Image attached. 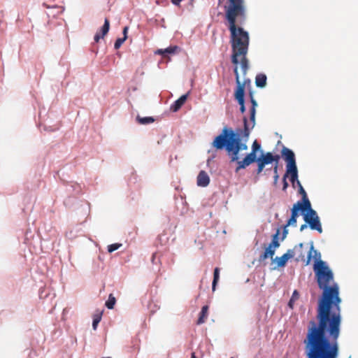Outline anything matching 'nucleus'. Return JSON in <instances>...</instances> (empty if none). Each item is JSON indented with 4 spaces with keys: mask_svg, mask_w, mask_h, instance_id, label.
<instances>
[{
    "mask_svg": "<svg viewBox=\"0 0 358 358\" xmlns=\"http://www.w3.org/2000/svg\"><path fill=\"white\" fill-rule=\"evenodd\" d=\"M208 306H204L201 308V311L200 313L199 317L197 321L198 324H201L205 322L207 316H208Z\"/></svg>",
    "mask_w": 358,
    "mask_h": 358,
    "instance_id": "412c9836",
    "label": "nucleus"
},
{
    "mask_svg": "<svg viewBox=\"0 0 358 358\" xmlns=\"http://www.w3.org/2000/svg\"><path fill=\"white\" fill-rule=\"evenodd\" d=\"M313 270L322 294L318 301L316 320L308 322L306 336L338 340L341 324L338 285L334 282V273L325 262L317 261Z\"/></svg>",
    "mask_w": 358,
    "mask_h": 358,
    "instance_id": "f257e3e1",
    "label": "nucleus"
},
{
    "mask_svg": "<svg viewBox=\"0 0 358 358\" xmlns=\"http://www.w3.org/2000/svg\"><path fill=\"white\" fill-rule=\"evenodd\" d=\"M234 72L236 76V89L234 92L235 99L240 105V111L244 113L245 111V85L247 83H250V80H245L243 83L240 80L239 73L237 67L234 68Z\"/></svg>",
    "mask_w": 358,
    "mask_h": 358,
    "instance_id": "423d86ee",
    "label": "nucleus"
},
{
    "mask_svg": "<svg viewBox=\"0 0 358 358\" xmlns=\"http://www.w3.org/2000/svg\"><path fill=\"white\" fill-rule=\"evenodd\" d=\"M287 259H291L295 256V250H288L286 253L284 254Z\"/></svg>",
    "mask_w": 358,
    "mask_h": 358,
    "instance_id": "2f4dec72",
    "label": "nucleus"
},
{
    "mask_svg": "<svg viewBox=\"0 0 358 358\" xmlns=\"http://www.w3.org/2000/svg\"><path fill=\"white\" fill-rule=\"evenodd\" d=\"M197 185L200 187H206L209 185L210 178L205 171H201L197 176Z\"/></svg>",
    "mask_w": 358,
    "mask_h": 358,
    "instance_id": "ddd939ff",
    "label": "nucleus"
},
{
    "mask_svg": "<svg viewBox=\"0 0 358 358\" xmlns=\"http://www.w3.org/2000/svg\"><path fill=\"white\" fill-rule=\"evenodd\" d=\"M250 99L252 103V106L250 110V121L252 122V127L255 126V114H256V108L257 106V103L254 98L252 92H250Z\"/></svg>",
    "mask_w": 358,
    "mask_h": 358,
    "instance_id": "2eb2a0df",
    "label": "nucleus"
},
{
    "mask_svg": "<svg viewBox=\"0 0 358 358\" xmlns=\"http://www.w3.org/2000/svg\"><path fill=\"white\" fill-rule=\"evenodd\" d=\"M275 250L271 246H269L266 248L264 252L259 257V262L264 261L268 257L273 258L274 254H275Z\"/></svg>",
    "mask_w": 358,
    "mask_h": 358,
    "instance_id": "aec40b11",
    "label": "nucleus"
},
{
    "mask_svg": "<svg viewBox=\"0 0 358 358\" xmlns=\"http://www.w3.org/2000/svg\"><path fill=\"white\" fill-rule=\"evenodd\" d=\"M243 123H244V130H243V136L245 138H248L250 134V129L249 125L248 124V119L247 117H243Z\"/></svg>",
    "mask_w": 358,
    "mask_h": 358,
    "instance_id": "cd10ccee",
    "label": "nucleus"
},
{
    "mask_svg": "<svg viewBox=\"0 0 358 358\" xmlns=\"http://www.w3.org/2000/svg\"><path fill=\"white\" fill-rule=\"evenodd\" d=\"M110 29V21L108 18L104 20V24L101 29L99 32H97L94 36V41L98 43L101 38H103L104 36L108 34Z\"/></svg>",
    "mask_w": 358,
    "mask_h": 358,
    "instance_id": "f8f14e48",
    "label": "nucleus"
},
{
    "mask_svg": "<svg viewBox=\"0 0 358 358\" xmlns=\"http://www.w3.org/2000/svg\"><path fill=\"white\" fill-rule=\"evenodd\" d=\"M229 6L226 9L225 18L230 24L231 31H234V21L244 22L245 20V8L243 0H228Z\"/></svg>",
    "mask_w": 358,
    "mask_h": 358,
    "instance_id": "39448f33",
    "label": "nucleus"
},
{
    "mask_svg": "<svg viewBox=\"0 0 358 358\" xmlns=\"http://www.w3.org/2000/svg\"><path fill=\"white\" fill-rule=\"evenodd\" d=\"M275 260L276 261L278 267L285 266L288 261L284 255L280 257H276Z\"/></svg>",
    "mask_w": 358,
    "mask_h": 358,
    "instance_id": "bb28decb",
    "label": "nucleus"
},
{
    "mask_svg": "<svg viewBox=\"0 0 358 358\" xmlns=\"http://www.w3.org/2000/svg\"><path fill=\"white\" fill-rule=\"evenodd\" d=\"M306 228H307V224H306H306H302V225L301 226V227H300V231H303V230H304L305 229H306Z\"/></svg>",
    "mask_w": 358,
    "mask_h": 358,
    "instance_id": "79ce46f5",
    "label": "nucleus"
},
{
    "mask_svg": "<svg viewBox=\"0 0 358 358\" xmlns=\"http://www.w3.org/2000/svg\"><path fill=\"white\" fill-rule=\"evenodd\" d=\"M115 302H116V299H115V296L112 294H109L108 299L107 301L106 302V306L108 309H113L114 308Z\"/></svg>",
    "mask_w": 358,
    "mask_h": 358,
    "instance_id": "a878e982",
    "label": "nucleus"
},
{
    "mask_svg": "<svg viewBox=\"0 0 358 358\" xmlns=\"http://www.w3.org/2000/svg\"><path fill=\"white\" fill-rule=\"evenodd\" d=\"M299 192L300 194H301L302 199L301 201H298L297 202H300L301 204L305 206V207H308L309 205H311L310 201L308 198L307 194L302 185H300Z\"/></svg>",
    "mask_w": 358,
    "mask_h": 358,
    "instance_id": "f3484780",
    "label": "nucleus"
},
{
    "mask_svg": "<svg viewBox=\"0 0 358 358\" xmlns=\"http://www.w3.org/2000/svg\"><path fill=\"white\" fill-rule=\"evenodd\" d=\"M188 94H184L181 96L178 99H177L173 104L171 106V110L173 112L178 111L182 105L185 103L187 99Z\"/></svg>",
    "mask_w": 358,
    "mask_h": 358,
    "instance_id": "dca6fc26",
    "label": "nucleus"
},
{
    "mask_svg": "<svg viewBox=\"0 0 358 358\" xmlns=\"http://www.w3.org/2000/svg\"><path fill=\"white\" fill-rule=\"evenodd\" d=\"M219 278H220V268L216 267L214 269V273H213V283H212L213 291H215V289L217 283L219 280Z\"/></svg>",
    "mask_w": 358,
    "mask_h": 358,
    "instance_id": "5701e85b",
    "label": "nucleus"
},
{
    "mask_svg": "<svg viewBox=\"0 0 358 358\" xmlns=\"http://www.w3.org/2000/svg\"><path fill=\"white\" fill-rule=\"evenodd\" d=\"M157 254L153 253L151 258V262L152 264H155V259H156Z\"/></svg>",
    "mask_w": 358,
    "mask_h": 358,
    "instance_id": "ea45409f",
    "label": "nucleus"
},
{
    "mask_svg": "<svg viewBox=\"0 0 358 358\" xmlns=\"http://www.w3.org/2000/svg\"><path fill=\"white\" fill-rule=\"evenodd\" d=\"M282 155L287 162L286 169L296 166L294 153L286 147L282 149Z\"/></svg>",
    "mask_w": 358,
    "mask_h": 358,
    "instance_id": "9d476101",
    "label": "nucleus"
},
{
    "mask_svg": "<svg viewBox=\"0 0 358 358\" xmlns=\"http://www.w3.org/2000/svg\"><path fill=\"white\" fill-rule=\"evenodd\" d=\"M296 182L299 188L300 187V185H302L299 180Z\"/></svg>",
    "mask_w": 358,
    "mask_h": 358,
    "instance_id": "c03bdc74",
    "label": "nucleus"
},
{
    "mask_svg": "<svg viewBox=\"0 0 358 358\" xmlns=\"http://www.w3.org/2000/svg\"><path fill=\"white\" fill-rule=\"evenodd\" d=\"M296 301H292V299H290L289 303H288V306L291 308H293L294 307V303Z\"/></svg>",
    "mask_w": 358,
    "mask_h": 358,
    "instance_id": "58836bf2",
    "label": "nucleus"
},
{
    "mask_svg": "<svg viewBox=\"0 0 358 358\" xmlns=\"http://www.w3.org/2000/svg\"><path fill=\"white\" fill-rule=\"evenodd\" d=\"M286 227H285V229L283 230V237H282V239L285 238V237L286 236L287 234V230L286 229Z\"/></svg>",
    "mask_w": 358,
    "mask_h": 358,
    "instance_id": "37998d69",
    "label": "nucleus"
},
{
    "mask_svg": "<svg viewBox=\"0 0 358 358\" xmlns=\"http://www.w3.org/2000/svg\"><path fill=\"white\" fill-rule=\"evenodd\" d=\"M128 27H124V29H123V38H126V39L127 38V31H128Z\"/></svg>",
    "mask_w": 358,
    "mask_h": 358,
    "instance_id": "4c0bfd02",
    "label": "nucleus"
},
{
    "mask_svg": "<svg viewBox=\"0 0 358 358\" xmlns=\"http://www.w3.org/2000/svg\"><path fill=\"white\" fill-rule=\"evenodd\" d=\"M126 38H118L115 42V44H114V48L115 49L117 50L119 49L121 45H122V43L126 41Z\"/></svg>",
    "mask_w": 358,
    "mask_h": 358,
    "instance_id": "c756f323",
    "label": "nucleus"
},
{
    "mask_svg": "<svg viewBox=\"0 0 358 358\" xmlns=\"http://www.w3.org/2000/svg\"><path fill=\"white\" fill-rule=\"evenodd\" d=\"M303 220L312 230H316L320 234L322 233L323 229L320 217L317 212L312 208L311 205L306 208L303 213Z\"/></svg>",
    "mask_w": 358,
    "mask_h": 358,
    "instance_id": "0eeeda50",
    "label": "nucleus"
},
{
    "mask_svg": "<svg viewBox=\"0 0 358 358\" xmlns=\"http://www.w3.org/2000/svg\"><path fill=\"white\" fill-rule=\"evenodd\" d=\"M102 358H111V357H102Z\"/></svg>",
    "mask_w": 358,
    "mask_h": 358,
    "instance_id": "a18cd8bd",
    "label": "nucleus"
},
{
    "mask_svg": "<svg viewBox=\"0 0 358 358\" xmlns=\"http://www.w3.org/2000/svg\"><path fill=\"white\" fill-rule=\"evenodd\" d=\"M257 159L262 162L265 166L273 162L278 164L280 157L278 155H273L271 152H268L266 154H262Z\"/></svg>",
    "mask_w": 358,
    "mask_h": 358,
    "instance_id": "9b49d317",
    "label": "nucleus"
},
{
    "mask_svg": "<svg viewBox=\"0 0 358 358\" xmlns=\"http://www.w3.org/2000/svg\"><path fill=\"white\" fill-rule=\"evenodd\" d=\"M101 315H102L101 312H98L97 313L94 315L93 322H92V327H93L94 330L96 329L97 325L101 320Z\"/></svg>",
    "mask_w": 358,
    "mask_h": 358,
    "instance_id": "b1692460",
    "label": "nucleus"
},
{
    "mask_svg": "<svg viewBox=\"0 0 358 358\" xmlns=\"http://www.w3.org/2000/svg\"><path fill=\"white\" fill-rule=\"evenodd\" d=\"M307 207L301 204L300 202H296L293 205L292 208V215L290 218L288 220L287 224L285 227L288 226H296V219L299 216V211L301 210L302 213H305V210Z\"/></svg>",
    "mask_w": 358,
    "mask_h": 358,
    "instance_id": "1a4fd4ad",
    "label": "nucleus"
},
{
    "mask_svg": "<svg viewBox=\"0 0 358 358\" xmlns=\"http://www.w3.org/2000/svg\"><path fill=\"white\" fill-rule=\"evenodd\" d=\"M122 243H117L109 245L108 246V252H113L118 250L120 247H122Z\"/></svg>",
    "mask_w": 358,
    "mask_h": 358,
    "instance_id": "c85d7f7f",
    "label": "nucleus"
},
{
    "mask_svg": "<svg viewBox=\"0 0 358 358\" xmlns=\"http://www.w3.org/2000/svg\"><path fill=\"white\" fill-rule=\"evenodd\" d=\"M282 182H283V187H282V189L285 191L286 190V189L288 187V183L286 180V177L285 176H284L283 177V179H282Z\"/></svg>",
    "mask_w": 358,
    "mask_h": 358,
    "instance_id": "e433bc0d",
    "label": "nucleus"
},
{
    "mask_svg": "<svg viewBox=\"0 0 358 358\" xmlns=\"http://www.w3.org/2000/svg\"><path fill=\"white\" fill-rule=\"evenodd\" d=\"M243 22H238L234 21V31H231L230 24H228V28L231 33V43L232 48L231 62L237 67L238 64V57H241V64L244 73H246L248 69V60L245 55L248 52L249 45V35L242 27H238Z\"/></svg>",
    "mask_w": 358,
    "mask_h": 358,
    "instance_id": "20e7f679",
    "label": "nucleus"
},
{
    "mask_svg": "<svg viewBox=\"0 0 358 358\" xmlns=\"http://www.w3.org/2000/svg\"><path fill=\"white\" fill-rule=\"evenodd\" d=\"M303 344L307 358H337L338 356V340L305 336Z\"/></svg>",
    "mask_w": 358,
    "mask_h": 358,
    "instance_id": "7ed1b4c3",
    "label": "nucleus"
},
{
    "mask_svg": "<svg viewBox=\"0 0 358 358\" xmlns=\"http://www.w3.org/2000/svg\"><path fill=\"white\" fill-rule=\"evenodd\" d=\"M260 144L257 141H255L252 145V150L257 152L260 149Z\"/></svg>",
    "mask_w": 358,
    "mask_h": 358,
    "instance_id": "72a5a7b5",
    "label": "nucleus"
},
{
    "mask_svg": "<svg viewBox=\"0 0 358 358\" xmlns=\"http://www.w3.org/2000/svg\"><path fill=\"white\" fill-rule=\"evenodd\" d=\"M212 146L217 150L225 148L231 162H236L237 167L236 172L241 169H245L254 162H257V152L252 150L243 160H239V152L248 150V145L241 142L240 137L234 131L228 127H224L221 134L216 136L212 143Z\"/></svg>",
    "mask_w": 358,
    "mask_h": 358,
    "instance_id": "f03ea898",
    "label": "nucleus"
},
{
    "mask_svg": "<svg viewBox=\"0 0 358 358\" xmlns=\"http://www.w3.org/2000/svg\"><path fill=\"white\" fill-rule=\"evenodd\" d=\"M257 174H259L262 172V171L264 170V167H265V165L264 164H262V162L259 161V159L257 160Z\"/></svg>",
    "mask_w": 358,
    "mask_h": 358,
    "instance_id": "473e14b6",
    "label": "nucleus"
},
{
    "mask_svg": "<svg viewBox=\"0 0 358 358\" xmlns=\"http://www.w3.org/2000/svg\"><path fill=\"white\" fill-rule=\"evenodd\" d=\"M182 0H171V2L174 4V5H179L180 3L182 1Z\"/></svg>",
    "mask_w": 358,
    "mask_h": 358,
    "instance_id": "a19ab883",
    "label": "nucleus"
},
{
    "mask_svg": "<svg viewBox=\"0 0 358 358\" xmlns=\"http://www.w3.org/2000/svg\"><path fill=\"white\" fill-rule=\"evenodd\" d=\"M285 177L289 176L290 182L292 186L294 187L295 182L298 180V171L297 167H292L286 169Z\"/></svg>",
    "mask_w": 358,
    "mask_h": 358,
    "instance_id": "4468645a",
    "label": "nucleus"
},
{
    "mask_svg": "<svg viewBox=\"0 0 358 358\" xmlns=\"http://www.w3.org/2000/svg\"><path fill=\"white\" fill-rule=\"evenodd\" d=\"M303 243H301L294 247L295 255L297 254V257L296 259V261L303 262L306 263V265H308L312 259L313 251V243H311L310 250L308 253V255L306 257L304 252H303Z\"/></svg>",
    "mask_w": 358,
    "mask_h": 358,
    "instance_id": "6e6552de",
    "label": "nucleus"
},
{
    "mask_svg": "<svg viewBox=\"0 0 358 358\" xmlns=\"http://www.w3.org/2000/svg\"><path fill=\"white\" fill-rule=\"evenodd\" d=\"M313 254H314L313 257H314V258H315V263L317 261H320V260H321V259H320L321 255H320V253L317 250H314V249H313Z\"/></svg>",
    "mask_w": 358,
    "mask_h": 358,
    "instance_id": "f704fd0d",
    "label": "nucleus"
},
{
    "mask_svg": "<svg viewBox=\"0 0 358 358\" xmlns=\"http://www.w3.org/2000/svg\"><path fill=\"white\" fill-rule=\"evenodd\" d=\"M266 76L264 73H259L255 78V84L258 87H264L266 85Z\"/></svg>",
    "mask_w": 358,
    "mask_h": 358,
    "instance_id": "a211bd4d",
    "label": "nucleus"
},
{
    "mask_svg": "<svg viewBox=\"0 0 358 358\" xmlns=\"http://www.w3.org/2000/svg\"><path fill=\"white\" fill-rule=\"evenodd\" d=\"M279 230L277 231L276 234H275L273 236L272 241L269 244V246H271L273 248L275 249L280 246V243L278 242V235H279Z\"/></svg>",
    "mask_w": 358,
    "mask_h": 358,
    "instance_id": "393cba45",
    "label": "nucleus"
},
{
    "mask_svg": "<svg viewBox=\"0 0 358 358\" xmlns=\"http://www.w3.org/2000/svg\"><path fill=\"white\" fill-rule=\"evenodd\" d=\"M178 49V47L175 46H169L165 49H159L156 51V54L161 55L163 57H166L168 54H174L176 50Z\"/></svg>",
    "mask_w": 358,
    "mask_h": 358,
    "instance_id": "6ab92c4d",
    "label": "nucleus"
},
{
    "mask_svg": "<svg viewBox=\"0 0 358 358\" xmlns=\"http://www.w3.org/2000/svg\"><path fill=\"white\" fill-rule=\"evenodd\" d=\"M136 120L141 124H148L154 122L155 121V119L152 117H141L138 115L137 116Z\"/></svg>",
    "mask_w": 358,
    "mask_h": 358,
    "instance_id": "4be33fe9",
    "label": "nucleus"
},
{
    "mask_svg": "<svg viewBox=\"0 0 358 358\" xmlns=\"http://www.w3.org/2000/svg\"><path fill=\"white\" fill-rule=\"evenodd\" d=\"M278 164H275V166H274L273 169V173H274V176H273V182H274V185L277 184L278 178H279V176H278Z\"/></svg>",
    "mask_w": 358,
    "mask_h": 358,
    "instance_id": "7c9ffc66",
    "label": "nucleus"
},
{
    "mask_svg": "<svg viewBox=\"0 0 358 358\" xmlns=\"http://www.w3.org/2000/svg\"><path fill=\"white\" fill-rule=\"evenodd\" d=\"M299 293L298 292L297 290H294L292 293L291 299H292V301H296L299 299Z\"/></svg>",
    "mask_w": 358,
    "mask_h": 358,
    "instance_id": "c9c22d12",
    "label": "nucleus"
}]
</instances>
